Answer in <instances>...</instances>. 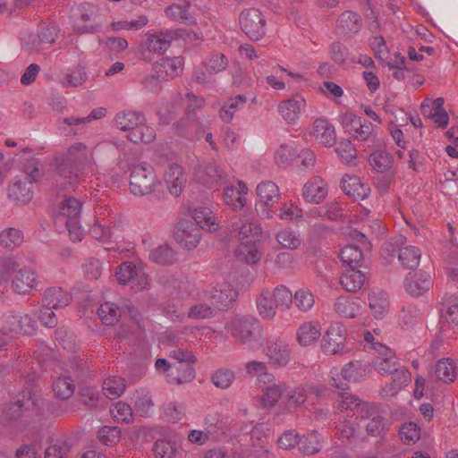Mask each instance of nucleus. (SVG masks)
<instances>
[{
	"label": "nucleus",
	"instance_id": "1",
	"mask_svg": "<svg viewBox=\"0 0 458 458\" xmlns=\"http://www.w3.org/2000/svg\"><path fill=\"white\" fill-rule=\"evenodd\" d=\"M91 153L82 142H77L56 154L50 165L61 177L69 179V183L77 181L86 164L90 162Z\"/></svg>",
	"mask_w": 458,
	"mask_h": 458
},
{
	"label": "nucleus",
	"instance_id": "2",
	"mask_svg": "<svg viewBox=\"0 0 458 458\" xmlns=\"http://www.w3.org/2000/svg\"><path fill=\"white\" fill-rule=\"evenodd\" d=\"M82 208V202L70 197L64 199L55 215L56 223L64 224L72 242H80L83 238V230L80 225V217Z\"/></svg>",
	"mask_w": 458,
	"mask_h": 458
},
{
	"label": "nucleus",
	"instance_id": "3",
	"mask_svg": "<svg viewBox=\"0 0 458 458\" xmlns=\"http://www.w3.org/2000/svg\"><path fill=\"white\" fill-rule=\"evenodd\" d=\"M158 183L155 171L149 164L142 162L133 166L129 185L133 195L150 194Z\"/></svg>",
	"mask_w": 458,
	"mask_h": 458
},
{
	"label": "nucleus",
	"instance_id": "4",
	"mask_svg": "<svg viewBox=\"0 0 458 458\" xmlns=\"http://www.w3.org/2000/svg\"><path fill=\"white\" fill-rule=\"evenodd\" d=\"M397 254L398 259L403 267L407 269L416 268L421 258V251L415 246H404L395 248L392 242H386L381 249V257L384 259L385 264L391 262L392 258Z\"/></svg>",
	"mask_w": 458,
	"mask_h": 458
},
{
	"label": "nucleus",
	"instance_id": "5",
	"mask_svg": "<svg viewBox=\"0 0 458 458\" xmlns=\"http://www.w3.org/2000/svg\"><path fill=\"white\" fill-rule=\"evenodd\" d=\"M242 30L251 40L260 39L266 33V20L261 12L255 8L243 10L239 16Z\"/></svg>",
	"mask_w": 458,
	"mask_h": 458
},
{
	"label": "nucleus",
	"instance_id": "6",
	"mask_svg": "<svg viewBox=\"0 0 458 458\" xmlns=\"http://www.w3.org/2000/svg\"><path fill=\"white\" fill-rule=\"evenodd\" d=\"M121 284H130L131 289L141 291L148 288L149 279L141 267H136L132 262H123L115 274Z\"/></svg>",
	"mask_w": 458,
	"mask_h": 458
},
{
	"label": "nucleus",
	"instance_id": "7",
	"mask_svg": "<svg viewBox=\"0 0 458 458\" xmlns=\"http://www.w3.org/2000/svg\"><path fill=\"white\" fill-rule=\"evenodd\" d=\"M260 322L252 317L236 318L232 322V334L242 342H257L261 338Z\"/></svg>",
	"mask_w": 458,
	"mask_h": 458
},
{
	"label": "nucleus",
	"instance_id": "8",
	"mask_svg": "<svg viewBox=\"0 0 458 458\" xmlns=\"http://www.w3.org/2000/svg\"><path fill=\"white\" fill-rule=\"evenodd\" d=\"M373 351V365L375 369L382 375H389L399 366L395 352L388 345H364Z\"/></svg>",
	"mask_w": 458,
	"mask_h": 458
},
{
	"label": "nucleus",
	"instance_id": "9",
	"mask_svg": "<svg viewBox=\"0 0 458 458\" xmlns=\"http://www.w3.org/2000/svg\"><path fill=\"white\" fill-rule=\"evenodd\" d=\"M175 241L184 249L192 250L198 246L201 239V230L191 220H181L174 231Z\"/></svg>",
	"mask_w": 458,
	"mask_h": 458
},
{
	"label": "nucleus",
	"instance_id": "10",
	"mask_svg": "<svg viewBox=\"0 0 458 458\" xmlns=\"http://www.w3.org/2000/svg\"><path fill=\"white\" fill-rule=\"evenodd\" d=\"M194 177L199 183L208 188H217L225 181V174L212 161H201L194 168Z\"/></svg>",
	"mask_w": 458,
	"mask_h": 458
},
{
	"label": "nucleus",
	"instance_id": "11",
	"mask_svg": "<svg viewBox=\"0 0 458 458\" xmlns=\"http://www.w3.org/2000/svg\"><path fill=\"white\" fill-rule=\"evenodd\" d=\"M230 230L240 242H257L261 234L260 226L246 216L233 221Z\"/></svg>",
	"mask_w": 458,
	"mask_h": 458
},
{
	"label": "nucleus",
	"instance_id": "12",
	"mask_svg": "<svg viewBox=\"0 0 458 458\" xmlns=\"http://www.w3.org/2000/svg\"><path fill=\"white\" fill-rule=\"evenodd\" d=\"M256 191L263 203L261 211H258L259 216L263 218H271L270 207L280 199L278 186L271 181H266L259 183Z\"/></svg>",
	"mask_w": 458,
	"mask_h": 458
},
{
	"label": "nucleus",
	"instance_id": "13",
	"mask_svg": "<svg viewBox=\"0 0 458 458\" xmlns=\"http://www.w3.org/2000/svg\"><path fill=\"white\" fill-rule=\"evenodd\" d=\"M179 37L177 30L148 32L145 35V45L149 52L163 55L170 47L172 40Z\"/></svg>",
	"mask_w": 458,
	"mask_h": 458
},
{
	"label": "nucleus",
	"instance_id": "14",
	"mask_svg": "<svg viewBox=\"0 0 458 458\" xmlns=\"http://www.w3.org/2000/svg\"><path fill=\"white\" fill-rule=\"evenodd\" d=\"M327 182L319 176H313L304 184L302 197L309 203L319 204L327 198Z\"/></svg>",
	"mask_w": 458,
	"mask_h": 458
},
{
	"label": "nucleus",
	"instance_id": "15",
	"mask_svg": "<svg viewBox=\"0 0 458 458\" xmlns=\"http://www.w3.org/2000/svg\"><path fill=\"white\" fill-rule=\"evenodd\" d=\"M458 303L451 305L446 311L445 320H440L437 341L442 343L454 338L458 332Z\"/></svg>",
	"mask_w": 458,
	"mask_h": 458
},
{
	"label": "nucleus",
	"instance_id": "16",
	"mask_svg": "<svg viewBox=\"0 0 458 458\" xmlns=\"http://www.w3.org/2000/svg\"><path fill=\"white\" fill-rule=\"evenodd\" d=\"M164 180L169 192L172 195L178 197L185 186L186 176L180 165L177 163H172L169 164L167 168L165 170Z\"/></svg>",
	"mask_w": 458,
	"mask_h": 458
},
{
	"label": "nucleus",
	"instance_id": "17",
	"mask_svg": "<svg viewBox=\"0 0 458 458\" xmlns=\"http://www.w3.org/2000/svg\"><path fill=\"white\" fill-rule=\"evenodd\" d=\"M237 292L227 282L217 284L211 292L212 303L218 310H227L237 299Z\"/></svg>",
	"mask_w": 458,
	"mask_h": 458
},
{
	"label": "nucleus",
	"instance_id": "18",
	"mask_svg": "<svg viewBox=\"0 0 458 458\" xmlns=\"http://www.w3.org/2000/svg\"><path fill=\"white\" fill-rule=\"evenodd\" d=\"M362 28L361 17L353 11L343 12L337 21V32L347 38L357 34Z\"/></svg>",
	"mask_w": 458,
	"mask_h": 458
},
{
	"label": "nucleus",
	"instance_id": "19",
	"mask_svg": "<svg viewBox=\"0 0 458 458\" xmlns=\"http://www.w3.org/2000/svg\"><path fill=\"white\" fill-rule=\"evenodd\" d=\"M433 283L430 276L422 271L409 273L404 281V287L412 296H420L428 291Z\"/></svg>",
	"mask_w": 458,
	"mask_h": 458
},
{
	"label": "nucleus",
	"instance_id": "20",
	"mask_svg": "<svg viewBox=\"0 0 458 458\" xmlns=\"http://www.w3.org/2000/svg\"><path fill=\"white\" fill-rule=\"evenodd\" d=\"M71 294L58 286L47 288L43 294L42 308L63 309L70 304Z\"/></svg>",
	"mask_w": 458,
	"mask_h": 458
},
{
	"label": "nucleus",
	"instance_id": "21",
	"mask_svg": "<svg viewBox=\"0 0 458 458\" xmlns=\"http://www.w3.org/2000/svg\"><path fill=\"white\" fill-rule=\"evenodd\" d=\"M183 61L180 56L162 58L154 65V72L163 81L173 79L182 72Z\"/></svg>",
	"mask_w": 458,
	"mask_h": 458
},
{
	"label": "nucleus",
	"instance_id": "22",
	"mask_svg": "<svg viewBox=\"0 0 458 458\" xmlns=\"http://www.w3.org/2000/svg\"><path fill=\"white\" fill-rule=\"evenodd\" d=\"M6 323L11 331L19 334L32 335L37 328V322L23 312H13L6 318Z\"/></svg>",
	"mask_w": 458,
	"mask_h": 458
},
{
	"label": "nucleus",
	"instance_id": "23",
	"mask_svg": "<svg viewBox=\"0 0 458 458\" xmlns=\"http://www.w3.org/2000/svg\"><path fill=\"white\" fill-rule=\"evenodd\" d=\"M305 106L306 101L304 98H289L280 102L278 111L284 121L288 123H294Z\"/></svg>",
	"mask_w": 458,
	"mask_h": 458
},
{
	"label": "nucleus",
	"instance_id": "24",
	"mask_svg": "<svg viewBox=\"0 0 458 458\" xmlns=\"http://www.w3.org/2000/svg\"><path fill=\"white\" fill-rule=\"evenodd\" d=\"M36 285V273L28 268L20 269L12 281V288L19 294L29 293Z\"/></svg>",
	"mask_w": 458,
	"mask_h": 458
},
{
	"label": "nucleus",
	"instance_id": "25",
	"mask_svg": "<svg viewBox=\"0 0 458 458\" xmlns=\"http://www.w3.org/2000/svg\"><path fill=\"white\" fill-rule=\"evenodd\" d=\"M146 122L143 113L133 110H124L116 114L114 123L117 129L121 131H132L140 123Z\"/></svg>",
	"mask_w": 458,
	"mask_h": 458
},
{
	"label": "nucleus",
	"instance_id": "26",
	"mask_svg": "<svg viewBox=\"0 0 458 458\" xmlns=\"http://www.w3.org/2000/svg\"><path fill=\"white\" fill-rule=\"evenodd\" d=\"M343 191L353 199H365L369 191L368 186L364 185L360 177L356 175L345 174L341 181Z\"/></svg>",
	"mask_w": 458,
	"mask_h": 458
},
{
	"label": "nucleus",
	"instance_id": "27",
	"mask_svg": "<svg viewBox=\"0 0 458 458\" xmlns=\"http://www.w3.org/2000/svg\"><path fill=\"white\" fill-rule=\"evenodd\" d=\"M312 134L324 146H332L335 142L334 126L325 119H316L312 126Z\"/></svg>",
	"mask_w": 458,
	"mask_h": 458
},
{
	"label": "nucleus",
	"instance_id": "28",
	"mask_svg": "<svg viewBox=\"0 0 458 458\" xmlns=\"http://www.w3.org/2000/svg\"><path fill=\"white\" fill-rule=\"evenodd\" d=\"M366 282L365 272L358 268H345L340 277V284L347 292L355 293L362 288Z\"/></svg>",
	"mask_w": 458,
	"mask_h": 458
},
{
	"label": "nucleus",
	"instance_id": "29",
	"mask_svg": "<svg viewBox=\"0 0 458 458\" xmlns=\"http://www.w3.org/2000/svg\"><path fill=\"white\" fill-rule=\"evenodd\" d=\"M248 188L243 182H238V187L227 186L224 191V199L233 209H242L246 204L245 194Z\"/></svg>",
	"mask_w": 458,
	"mask_h": 458
},
{
	"label": "nucleus",
	"instance_id": "30",
	"mask_svg": "<svg viewBox=\"0 0 458 458\" xmlns=\"http://www.w3.org/2000/svg\"><path fill=\"white\" fill-rule=\"evenodd\" d=\"M8 197L20 204L29 203L33 198L32 182L31 181H20L13 182L8 188Z\"/></svg>",
	"mask_w": 458,
	"mask_h": 458
},
{
	"label": "nucleus",
	"instance_id": "31",
	"mask_svg": "<svg viewBox=\"0 0 458 458\" xmlns=\"http://www.w3.org/2000/svg\"><path fill=\"white\" fill-rule=\"evenodd\" d=\"M235 258L247 264H256L260 259L256 242H241L234 250Z\"/></svg>",
	"mask_w": 458,
	"mask_h": 458
},
{
	"label": "nucleus",
	"instance_id": "32",
	"mask_svg": "<svg viewBox=\"0 0 458 458\" xmlns=\"http://www.w3.org/2000/svg\"><path fill=\"white\" fill-rule=\"evenodd\" d=\"M321 327L318 322H305L301 324L297 332L296 338L299 344H311L319 340Z\"/></svg>",
	"mask_w": 458,
	"mask_h": 458
},
{
	"label": "nucleus",
	"instance_id": "33",
	"mask_svg": "<svg viewBox=\"0 0 458 458\" xmlns=\"http://www.w3.org/2000/svg\"><path fill=\"white\" fill-rule=\"evenodd\" d=\"M98 314L103 324L113 326L118 322L121 317L122 302L118 305L112 301H105L99 306Z\"/></svg>",
	"mask_w": 458,
	"mask_h": 458
},
{
	"label": "nucleus",
	"instance_id": "34",
	"mask_svg": "<svg viewBox=\"0 0 458 458\" xmlns=\"http://www.w3.org/2000/svg\"><path fill=\"white\" fill-rule=\"evenodd\" d=\"M35 403L31 399L30 391H22L20 393L14 403H12L6 411V417L10 420H17L20 418L21 412L23 410H29Z\"/></svg>",
	"mask_w": 458,
	"mask_h": 458
},
{
	"label": "nucleus",
	"instance_id": "35",
	"mask_svg": "<svg viewBox=\"0 0 458 458\" xmlns=\"http://www.w3.org/2000/svg\"><path fill=\"white\" fill-rule=\"evenodd\" d=\"M247 103L245 95H237L229 98L220 109V117L225 123H231L234 114L242 109Z\"/></svg>",
	"mask_w": 458,
	"mask_h": 458
},
{
	"label": "nucleus",
	"instance_id": "36",
	"mask_svg": "<svg viewBox=\"0 0 458 458\" xmlns=\"http://www.w3.org/2000/svg\"><path fill=\"white\" fill-rule=\"evenodd\" d=\"M369 305L373 316L381 318L388 307L386 293L379 289L372 290L369 294Z\"/></svg>",
	"mask_w": 458,
	"mask_h": 458
},
{
	"label": "nucleus",
	"instance_id": "37",
	"mask_svg": "<svg viewBox=\"0 0 458 458\" xmlns=\"http://www.w3.org/2000/svg\"><path fill=\"white\" fill-rule=\"evenodd\" d=\"M264 352L273 365L282 367L287 365L290 361L291 350L288 345H267Z\"/></svg>",
	"mask_w": 458,
	"mask_h": 458
},
{
	"label": "nucleus",
	"instance_id": "38",
	"mask_svg": "<svg viewBox=\"0 0 458 458\" xmlns=\"http://www.w3.org/2000/svg\"><path fill=\"white\" fill-rule=\"evenodd\" d=\"M341 376L347 383L364 380L367 377V366L359 360L351 361L342 369Z\"/></svg>",
	"mask_w": 458,
	"mask_h": 458
},
{
	"label": "nucleus",
	"instance_id": "39",
	"mask_svg": "<svg viewBox=\"0 0 458 458\" xmlns=\"http://www.w3.org/2000/svg\"><path fill=\"white\" fill-rule=\"evenodd\" d=\"M192 222L201 229L216 231L217 229L216 218L208 208H196L193 211Z\"/></svg>",
	"mask_w": 458,
	"mask_h": 458
},
{
	"label": "nucleus",
	"instance_id": "40",
	"mask_svg": "<svg viewBox=\"0 0 458 458\" xmlns=\"http://www.w3.org/2000/svg\"><path fill=\"white\" fill-rule=\"evenodd\" d=\"M298 157L294 142L282 144L275 153V162L279 166H289Z\"/></svg>",
	"mask_w": 458,
	"mask_h": 458
},
{
	"label": "nucleus",
	"instance_id": "41",
	"mask_svg": "<svg viewBox=\"0 0 458 458\" xmlns=\"http://www.w3.org/2000/svg\"><path fill=\"white\" fill-rule=\"evenodd\" d=\"M340 259L346 268H358L363 261L361 250L355 245H346L341 249Z\"/></svg>",
	"mask_w": 458,
	"mask_h": 458
},
{
	"label": "nucleus",
	"instance_id": "42",
	"mask_svg": "<svg viewBox=\"0 0 458 458\" xmlns=\"http://www.w3.org/2000/svg\"><path fill=\"white\" fill-rule=\"evenodd\" d=\"M257 307L259 315L267 319H272L276 313V309L271 292L268 290L263 291L257 299Z\"/></svg>",
	"mask_w": 458,
	"mask_h": 458
},
{
	"label": "nucleus",
	"instance_id": "43",
	"mask_svg": "<svg viewBox=\"0 0 458 458\" xmlns=\"http://www.w3.org/2000/svg\"><path fill=\"white\" fill-rule=\"evenodd\" d=\"M421 320V313L417 306L408 304L403 307L399 321L403 328L410 329L420 324Z\"/></svg>",
	"mask_w": 458,
	"mask_h": 458
},
{
	"label": "nucleus",
	"instance_id": "44",
	"mask_svg": "<svg viewBox=\"0 0 458 458\" xmlns=\"http://www.w3.org/2000/svg\"><path fill=\"white\" fill-rule=\"evenodd\" d=\"M88 79L87 72L85 71L84 65L78 64L68 72L64 74L63 78L60 80L62 85L64 88L68 87H80Z\"/></svg>",
	"mask_w": 458,
	"mask_h": 458
},
{
	"label": "nucleus",
	"instance_id": "45",
	"mask_svg": "<svg viewBox=\"0 0 458 458\" xmlns=\"http://www.w3.org/2000/svg\"><path fill=\"white\" fill-rule=\"evenodd\" d=\"M369 162L377 173H385L392 166L394 158L392 155L386 151L376 150L370 154Z\"/></svg>",
	"mask_w": 458,
	"mask_h": 458
},
{
	"label": "nucleus",
	"instance_id": "46",
	"mask_svg": "<svg viewBox=\"0 0 458 458\" xmlns=\"http://www.w3.org/2000/svg\"><path fill=\"white\" fill-rule=\"evenodd\" d=\"M127 138L133 143L142 142L144 144H148L155 140L156 131L152 127L148 126L145 122L137 125L134 131H130Z\"/></svg>",
	"mask_w": 458,
	"mask_h": 458
},
{
	"label": "nucleus",
	"instance_id": "47",
	"mask_svg": "<svg viewBox=\"0 0 458 458\" xmlns=\"http://www.w3.org/2000/svg\"><path fill=\"white\" fill-rule=\"evenodd\" d=\"M104 394L109 399L119 397L125 389L124 378L120 377H110L103 382Z\"/></svg>",
	"mask_w": 458,
	"mask_h": 458
},
{
	"label": "nucleus",
	"instance_id": "48",
	"mask_svg": "<svg viewBox=\"0 0 458 458\" xmlns=\"http://www.w3.org/2000/svg\"><path fill=\"white\" fill-rule=\"evenodd\" d=\"M435 373L445 383L453 382L456 377L455 366L450 359L438 360L435 366Z\"/></svg>",
	"mask_w": 458,
	"mask_h": 458
},
{
	"label": "nucleus",
	"instance_id": "49",
	"mask_svg": "<svg viewBox=\"0 0 458 458\" xmlns=\"http://www.w3.org/2000/svg\"><path fill=\"white\" fill-rule=\"evenodd\" d=\"M321 445L318 439V435L316 431L311 432L306 436H302L299 439V450L305 455H311L320 451Z\"/></svg>",
	"mask_w": 458,
	"mask_h": 458
},
{
	"label": "nucleus",
	"instance_id": "50",
	"mask_svg": "<svg viewBox=\"0 0 458 458\" xmlns=\"http://www.w3.org/2000/svg\"><path fill=\"white\" fill-rule=\"evenodd\" d=\"M53 391L56 397L67 400L74 392L73 380L70 377H58L53 383Z\"/></svg>",
	"mask_w": 458,
	"mask_h": 458
},
{
	"label": "nucleus",
	"instance_id": "51",
	"mask_svg": "<svg viewBox=\"0 0 458 458\" xmlns=\"http://www.w3.org/2000/svg\"><path fill=\"white\" fill-rule=\"evenodd\" d=\"M277 242L284 248L296 250L301 244V238L294 231L286 228L278 232L276 235Z\"/></svg>",
	"mask_w": 458,
	"mask_h": 458
},
{
	"label": "nucleus",
	"instance_id": "52",
	"mask_svg": "<svg viewBox=\"0 0 458 458\" xmlns=\"http://www.w3.org/2000/svg\"><path fill=\"white\" fill-rule=\"evenodd\" d=\"M228 66L227 57L219 52L212 53L205 62V68L209 74H217Z\"/></svg>",
	"mask_w": 458,
	"mask_h": 458
},
{
	"label": "nucleus",
	"instance_id": "53",
	"mask_svg": "<svg viewBox=\"0 0 458 458\" xmlns=\"http://www.w3.org/2000/svg\"><path fill=\"white\" fill-rule=\"evenodd\" d=\"M149 259L159 265H170L175 260V253L167 245H161L150 251Z\"/></svg>",
	"mask_w": 458,
	"mask_h": 458
},
{
	"label": "nucleus",
	"instance_id": "54",
	"mask_svg": "<svg viewBox=\"0 0 458 458\" xmlns=\"http://www.w3.org/2000/svg\"><path fill=\"white\" fill-rule=\"evenodd\" d=\"M309 394H315L318 396L319 391L316 386L310 385L295 388L291 394L287 395V403L290 406L300 405L306 401Z\"/></svg>",
	"mask_w": 458,
	"mask_h": 458
},
{
	"label": "nucleus",
	"instance_id": "55",
	"mask_svg": "<svg viewBox=\"0 0 458 458\" xmlns=\"http://www.w3.org/2000/svg\"><path fill=\"white\" fill-rule=\"evenodd\" d=\"M335 152L342 160L347 165H354L357 158V151L349 140H342L338 143Z\"/></svg>",
	"mask_w": 458,
	"mask_h": 458
},
{
	"label": "nucleus",
	"instance_id": "56",
	"mask_svg": "<svg viewBox=\"0 0 458 458\" xmlns=\"http://www.w3.org/2000/svg\"><path fill=\"white\" fill-rule=\"evenodd\" d=\"M346 333L347 330L344 325L334 323L327 329L323 341L326 344H343L345 340Z\"/></svg>",
	"mask_w": 458,
	"mask_h": 458
},
{
	"label": "nucleus",
	"instance_id": "57",
	"mask_svg": "<svg viewBox=\"0 0 458 458\" xmlns=\"http://www.w3.org/2000/svg\"><path fill=\"white\" fill-rule=\"evenodd\" d=\"M23 241L21 231L16 228H8L0 233V244L5 248H14Z\"/></svg>",
	"mask_w": 458,
	"mask_h": 458
},
{
	"label": "nucleus",
	"instance_id": "58",
	"mask_svg": "<svg viewBox=\"0 0 458 458\" xmlns=\"http://www.w3.org/2000/svg\"><path fill=\"white\" fill-rule=\"evenodd\" d=\"M399 435L405 445L414 444L420 437V428L414 422H405L400 428Z\"/></svg>",
	"mask_w": 458,
	"mask_h": 458
},
{
	"label": "nucleus",
	"instance_id": "59",
	"mask_svg": "<svg viewBox=\"0 0 458 458\" xmlns=\"http://www.w3.org/2000/svg\"><path fill=\"white\" fill-rule=\"evenodd\" d=\"M98 437L104 445L113 446L120 441L121 429L117 427L104 426L98 430Z\"/></svg>",
	"mask_w": 458,
	"mask_h": 458
},
{
	"label": "nucleus",
	"instance_id": "60",
	"mask_svg": "<svg viewBox=\"0 0 458 458\" xmlns=\"http://www.w3.org/2000/svg\"><path fill=\"white\" fill-rule=\"evenodd\" d=\"M234 378V372L228 369H217L211 376L212 383L221 389L228 388L233 384Z\"/></svg>",
	"mask_w": 458,
	"mask_h": 458
},
{
	"label": "nucleus",
	"instance_id": "61",
	"mask_svg": "<svg viewBox=\"0 0 458 458\" xmlns=\"http://www.w3.org/2000/svg\"><path fill=\"white\" fill-rule=\"evenodd\" d=\"M113 418L123 423H130L133 420V412L131 407L123 402H117L110 409Z\"/></svg>",
	"mask_w": 458,
	"mask_h": 458
},
{
	"label": "nucleus",
	"instance_id": "62",
	"mask_svg": "<svg viewBox=\"0 0 458 458\" xmlns=\"http://www.w3.org/2000/svg\"><path fill=\"white\" fill-rule=\"evenodd\" d=\"M285 389L284 384L268 386L262 395V403L265 407H273L276 404Z\"/></svg>",
	"mask_w": 458,
	"mask_h": 458
},
{
	"label": "nucleus",
	"instance_id": "63",
	"mask_svg": "<svg viewBox=\"0 0 458 458\" xmlns=\"http://www.w3.org/2000/svg\"><path fill=\"white\" fill-rule=\"evenodd\" d=\"M335 310L342 317L354 318L358 310L357 305L346 297H340L335 302Z\"/></svg>",
	"mask_w": 458,
	"mask_h": 458
},
{
	"label": "nucleus",
	"instance_id": "64",
	"mask_svg": "<svg viewBox=\"0 0 458 458\" xmlns=\"http://www.w3.org/2000/svg\"><path fill=\"white\" fill-rule=\"evenodd\" d=\"M153 451L159 458H174L176 454L175 443L165 439L157 440Z\"/></svg>",
	"mask_w": 458,
	"mask_h": 458
}]
</instances>
